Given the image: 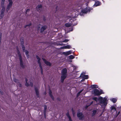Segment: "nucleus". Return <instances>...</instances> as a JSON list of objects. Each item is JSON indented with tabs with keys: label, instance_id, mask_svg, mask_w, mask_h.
<instances>
[{
	"label": "nucleus",
	"instance_id": "1",
	"mask_svg": "<svg viewBox=\"0 0 121 121\" xmlns=\"http://www.w3.org/2000/svg\"><path fill=\"white\" fill-rule=\"evenodd\" d=\"M107 97L105 96L104 98L100 96L98 98L96 97H94L92 99L95 100L96 102L99 101V103L98 104L101 106L102 108H105L107 104L108 100Z\"/></svg>",
	"mask_w": 121,
	"mask_h": 121
},
{
	"label": "nucleus",
	"instance_id": "2",
	"mask_svg": "<svg viewBox=\"0 0 121 121\" xmlns=\"http://www.w3.org/2000/svg\"><path fill=\"white\" fill-rule=\"evenodd\" d=\"M67 70L66 68L63 69L61 71L62 75L61 78V81L62 82H63L64 79L67 77Z\"/></svg>",
	"mask_w": 121,
	"mask_h": 121
},
{
	"label": "nucleus",
	"instance_id": "3",
	"mask_svg": "<svg viewBox=\"0 0 121 121\" xmlns=\"http://www.w3.org/2000/svg\"><path fill=\"white\" fill-rule=\"evenodd\" d=\"M92 9V8L89 7H87L84 9L82 10L81 12L80 13V15L81 16L83 15V13H87L89 12Z\"/></svg>",
	"mask_w": 121,
	"mask_h": 121
},
{
	"label": "nucleus",
	"instance_id": "4",
	"mask_svg": "<svg viewBox=\"0 0 121 121\" xmlns=\"http://www.w3.org/2000/svg\"><path fill=\"white\" fill-rule=\"evenodd\" d=\"M17 53L18 56L20 60V64L21 67L23 68H24V66L23 65V62L22 60V58L21 56V55L20 54V52L18 49V47L17 46Z\"/></svg>",
	"mask_w": 121,
	"mask_h": 121
},
{
	"label": "nucleus",
	"instance_id": "5",
	"mask_svg": "<svg viewBox=\"0 0 121 121\" xmlns=\"http://www.w3.org/2000/svg\"><path fill=\"white\" fill-rule=\"evenodd\" d=\"M93 94L95 95H98L103 93V91L101 90L100 91L97 89H95L93 91Z\"/></svg>",
	"mask_w": 121,
	"mask_h": 121
},
{
	"label": "nucleus",
	"instance_id": "6",
	"mask_svg": "<svg viewBox=\"0 0 121 121\" xmlns=\"http://www.w3.org/2000/svg\"><path fill=\"white\" fill-rule=\"evenodd\" d=\"M36 58L38 60V63L40 67V70L41 73L42 74H43V70L42 66H41V64L40 62V58L37 56H36Z\"/></svg>",
	"mask_w": 121,
	"mask_h": 121
},
{
	"label": "nucleus",
	"instance_id": "7",
	"mask_svg": "<svg viewBox=\"0 0 121 121\" xmlns=\"http://www.w3.org/2000/svg\"><path fill=\"white\" fill-rule=\"evenodd\" d=\"M8 1L9 3L7 6L6 9V11L7 12L9 11L10 8L11 7L13 4V2L12 0H8Z\"/></svg>",
	"mask_w": 121,
	"mask_h": 121
},
{
	"label": "nucleus",
	"instance_id": "8",
	"mask_svg": "<svg viewBox=\"0 0 121 121\" xmlns=\"http://www.w3.org/2000/svg\"><path fill=\"white\" fill-rule=\"evenodd\" d=\"M8 1L9 3L7 6L6 9V11L7 12L9 11L10 8L11 7L13 4V2L12 0H8Z\"/></svg>",
	"mask_w": 121,
	"mask_h": 121
},
{
	"label": "nucleus",
	"instance_id": "9",
	"mask_svg": "<svg viewBox=\"0 0 121 121\" xmlns=\"http://www.w3.org/2000/svg\"><path fill=\"white\" fill-rule=\"evenodd\" d=\"M77 116L80 120H82L84 119V116L82 113H77Z\"/></svg>",
	"mask_w": 121,
	"mask_h": 121
},
{
	"label": "nucleus",
	"instance_id": "10",
	"mask_svg": "<svg viewBox=\"0 0 121 121\" xmlns=\"http://www.w3.org/2000/svg\"><path fill=\"white\" fill-rule=\"evenodd\" d=\"M23 43H22V45H23L22 46V49L23 51H24V52L26 53V54L27 58H28L29 57V55H28L29 52L27 50H25V48L24 46L23 45Z\"/></svg>",
	"mask_w": 121,
	"mask_h": 121
},
{
	"label": "nucleus",
	"instance_id": "11",
	"mask_svg": "<svg viewBox=\"0 0 121 121\" xmlns=\"http://www.w3.org/2000/svg\"><path fill=\"white\" fill-rule=\"evenodd\" d=\"M42 8V6L40 5L37 6L36 9L37 11L39 12H40L41 11Z\"/></svg>",
	"mask_w": 121,
	"mask_h": 121
},
{
	"label": "nucleus",
	"instance_id": "12",
	"mask_svg": "<svg viewBox=\"0 0 121 121\" xmlns=\"http://www.w3.org/2000/svg\"><path fill=\"white\" fill-rule=\"evenodd\" d=\"M72 52V51L71 50H70L67 52H64L63 54L65 56H68L71 54Z\"/></svg>",
	"mask_w": 121,
	"mask_h": 121
},
{
	"label": "nucleus",
	"instance_id": "13",
	"mask_svg": "<svg viewBox=\"0 0 121 121\" xmlns=\"http://www.w3.org/2000/svg\"><path fill=\"white\" fill-rule=\"evenodd\" d=\"M71 48V46L69 45L61 47L60 48L61 49H70Z\"/></svg>",
	"mask_w": 121,
	"mask_h": 121
},
{
	"label": "nucleus",
	"instance_id": "14",
	"mask_svg": "<svg viewBox=\"0 0 121 121\" xmlns=\"http://www.w3.org/2000/svg\"><path fill=\"white\" fill-rule=\"evenodd\" d=\"M101 3L99 1H97L95 2V4L94 5V7H95L97 6H99L100 5Z\"/></svg>",
	"mask_w": 121,
	"mask_h": 121
},
{
	"label": "nucleus",
	"instance_id": "15",
	"mask_svg": "<svg viewBox=\"0 0 121 121\" xmlns=\"http://www.w3.org/2000/svg\"><path fill=\"white\" fill-rule=\"evenodd\" d=\"M42 59L43 61L47 65L49 66H50L51 65V64L50 62L47 61L44 59L42 58Z\"/></svg>",
	"mask_w": 121,
	"mask_h": 121
},
{
	"label": "nucleus",
	"instance_id": "16",
	"mask_svg": "<svg viewBox=\"0 0 121 121\" xmlns=\"http://www.w3.org/2000/svg\"><path fill=\"white\" fill-rule=\"evenodd\" d=\"M47 28V27L46 26H43L41 29V32L43 33L44 30L46 29Z\"/></svg>",
	"mask_w": 121,
	"mask_h": 121
},
{
	"label": "nucleus",
	"instance_id": "17",
	"mask_svg": "<svg viewBox=\"0 0 121 121\" xmlns=\"http://www.w3.org/2000/svg\"><path fill=\"white\" fill-rule=\"evenodd\" d=\"M38 87L37 88L36 87H35V91L37 97H39V92L38 91Z\"/></svg>",
	"mask_w": 121,
	"mask_h": 121
},
{
	"label": "nucleus",
	"instance_id": "18",
	"mask_svg": "<svg viewBox=\"0 0 121 121\" xmlns=\"http://www.w3.org/2000/svg\"><path fill=\"white\" fill-rule=\"evenodd\" d=\"M52 91L50 90H49V94L50 95V97L52 98V99L53 100H54V98L52 96Z\"/></svg>",
	"mask_w": 121,
	"mask_h": 121
},
{
	"label": "nucleus",
	"instance_id": "19",
	"mask_svg": "<svg viewBox=\"0 0 121 121\" xmlns=\"http://www.w3.org/2000/svg\"><path fill=\"white\" fill-rule=\"evenodd\" d=\"M91 87L92 88H96L98 87V86L96 85H91Z\"/></svg>",
	"mask_w": 121,
	"mask_h": 121
},
{
	"label": "nucleus",
	"instance_id": "20",
	"mask_svg": "<svg viewBox=\"0 0 121 121\" xmlns=\"http://www.w3.org/2000/svg\"><path fill=\"white\" fill-rule=\"evenodd\" d=\"M110 100L113 103H115L117 101V99L114 98H112Z\"/></svg>",
	"mask_w": 121,
	"mask_h": 121
},
{
	"label": "nucleus",
	"instance_id": "21",
	"mask_svg": "<svg viewBox=\"0 0 121 121\" xmlns=\"http://www.w3.org/2000/svg\"><path fill=\"white\" fill-rule=\"evenodd\" d=\"M66 115L67 116V117H68L69 120L70 121H72L71 117H70V116L69 114L68 113L66 114Z\"/></svg>",
	"mask_w": 121,
	"mask_h": 121
},
{
	"label": "nucleus",
	"instance_id": "22",
	"mask_svg": "<svg viewBox=\"0 0 121 121\" xmlns=\"http://www.w3.org/2000/svg\"><path fill=\"white\" fill-rule=\"evenodd\" d=\"M72 25V23H67L65 24V26L67 27H69L71 26Z\"/></svg>",
	"mask_w": 121,
	"mask_h": 121
},
{
	"label": "nucleus",
	"instance_id": "23",
	"mask_svg": "<svg viewBox=\"0 0 121 121\" xmlns=\"http://www.w3.org/2000/svg\"><path fill=\"white\" fill-rule=\"evenodd\" d=\"M85 73L83 72L81 74L79 77H81L82 78H83V77H84V76L85 75Z\"/></svg>",
	"mask_w": 121,
	"mask_h": 121
},
{
	"label": "nucleus",
	"instance_id": "24",
	"mask_svg": "<svg viewBox=\"0 0 121 121\" xmlns=\"http://www.w3.org/2000/svg\"><path fill=\"white\" fill-rule=\"evenodd\" d=\"M5 0H2L1 3V6L2 7H4V2Z\"/></svg>",
	"mask_w": 121,
	"mask_h": 121
},
{
	"label": "nucleus",
	"instance_id": "25",
	"mask_svg": "<svg viewBox=\"0 0 121 121\" xmlns=\"http://www.w3.org/2000/svg\"><path fill=\"white\" fill-rule=\"evenodd\" d=\"M97 112V110H94L93 111V113L92 114V116H94L96 113Z\"/></svg>",
	"mask_w": 121,
	"mask_h": 121
},
{
	"label": "nucleus",
	"instance_id": "26",
	"mask_svg": "<svg viewBox=\"0 0 121 121\" xmlns=\"http://www.w3.org/2000/svg\"><path fill=\"white\" fill-rule=\"evenodd\" d=\"M69 57L70 59H73L75 58V57L72 55H70Z\"/></svg>",
	"mask_w": 121,
	"mask_h": 121
},
{
	"label": "nucleus",
	"instance_id": "27",
	"mask_svg": "<svg viewBox=\"0 0 121 121\" xmlns=\"http://www.w3.org/2000/svg\"><path fill=\"white\" fill-rule=\"evenodd\" d=\"M2 7V9L1 10V13H4V12L5 10V7Z\"/></svg>",
	"mask_w": 121,
	"mask_h": 121
},
{
	"label": "nucleus",
	"instance_id": "28",
	"mask_svg": "<svg viewBox=\"0 0 121 121\" xmlns=\"http://www.w3.org/2000/svg\"><path fill=\"white\" fill-rule=\"evenodd\" d=\"M111 110H114V111H116V109L115 107L113 106H112L111 107Z\"/></svg>",
	"mask_w": 121,
	"mask_h": 121
},
{
	"label": "nucleus",
	"instance_id": "29",
	"mask_svg": "<svg viewBox=\"0 0 121 121\" xmlns=\"http://www.w3.org/2000/svg\"><path fill=\"white\" fill-rule=\"evenodd\" d=\"M13 80L17 83H18L19 82V80H18L17 79H15V78L13 79Z\"/></svg>",
	"mask_w": 121,
	"mask_h": 121
},
{
	"label": "nucleus",
	"instance_id": "30",
	"mask_svg": "<svg viewBox=\"0 0 121 121\" xmlns=\"http://www.w3.org/2000/svg\"><path fill=\"white\" fill-rule=\"evenodd\" d=\"M27 79H26V83H25V85L27 86H29V84L27 83Z\"/></svg>",
	"mask_w": 121,
	"mask_h": 121
},
{
	"label": "nucleus",
	"instance_id": "31",
	"mask_svg": "<svg viewBox=\"0 0 121 121\" xmlns=\"http://www.w3.org/2000/svg\"><path fill=\"white\" fill-rule=\"evenodd\" d=\"M47 106L46 105L45 106H44V114L45 115V114L46 113V110L47 109Z\"/></svg>",
	"mask_w": 121,
	"mask_h": 121
},
{
	"label": "nucleus",
	"instance_id": "32",
	"mask_svg": "<svg viewBox=\"0 0 121 121\" xmlns=\"http://www.w3.org/2000/svg\"><path fill=\"white\" fill-rule=\"evenodd\" d=\"M88 78V75H85L84 76L83 78L86 79H87Z\"/></svg>",
	"mask_w": 121,
	"mask_h": 121
},
{
	"label": "nucleus",
	"instance_id": "33",
	"mask_svg": "<svg viewBox=\"0 0 121 121\" xmlns=\"http://www.w3.org/2000/svg\"><path fill=\"white\" fill-rule=\"evenodd\" d=\"M4 16V13H1L0 16V18H2Z\"/></svg>",
	"mask_w": 121,
	"mask_h": 121
},
{
	"label": "nucleus",
	"instance_id": "34",
	"mask_svg": "<svg viewBox=\"0 0 121 121\" xmlns=\"http://www.w3.org/2000/svg\"><path fill=\"white\" fill-rule=\"evenodd\" d=\"M41 25L40 24H39L38 26H37V29L38 30H39L40 27H41Z\"/></svg>",
	"mask_w": 121,
	"mask_h": 121
},
{
	"label": "nucleus",
	"instance_id": "35",
	"mask_svg": "<svg viewBox=\"0 0 121 121\" xmlns=\"http://www.w3.org/2000/svg\"><path fill=\"white\" fill-rule=\"evenodd\" d=\"M69 41V40L67 39H65L62 42H67Z\"/></svg>",
	"mask_w": 121,
	"mask_h": 121
},
{
	"label": "nucleus",
	"instance_id": "36",
	"mask_svg": "<svg viewBox=\"0 0 121 121\" xmlns=\"http://www.w3.org/2000/svg\"><path fill=\"white\" fill-rule=\"evenodd\" d=\"M31 24L30 23V24H29V25H26L25 26V27L26 28V27L27 26H31Z\"/></svg>",
	"mask_w": 121,
	"mask_h": 121
},
{
	"label": "nucleus",
	"instance_id": "37",
	"mask_svg": "<svg viewBox=\"0 0 121 121\" xmlns=\"http://www.w3.org/2000/svg\"><path fill=\"white\" fill-rule=\"evenodd\" d=\"M30 10V9H27L26 10V14H27V13L28 12H29Z\"/></svg>",
	"mask_w": 121,
	"mask_h": 121
},
{
	"label": "nucleus",
	"instance_id": "38",
	"mask_svg": "<svg viewBox=\"0 0 121 121\" xmlns=\"http://www.w3.org/2000/svg\"><path fill=\"white\" fill-rule=\"evenodd\" d=\"M30 85L31 87H32L33 86V84L32 82H30Z\"/></svg>",
	"mask_w": 121,
	"mask_h": 121
},
{
	"label": "nucleus",
	"instance_id": "39",
	"mask_svg": "<svg viewBox=\"0 0 121 121\" xmlns=\"http://www.w3.org/2000/svg\"><path fill=\"white\" fill-rule=\"evenodd\" d=\"M80 94L79 92L77 94V96L78 97L79 95Z\"/></svg>",
	"mask_w": 121,
	"mask_h": 121
},
{
	"label": "nucleus",
	"instance_id": "40",
	"mask_svg": "<svg viewBox=\"0 0 121 121\" xmlns=\"http://www.w3.org/2000/svg\"><path fill=\"white\" fill-rule=\"evenodd\" d=\"M83 89L82 90L80 91L79 92L80 93H81L83 91Z\"/></svg>",
	"mask_w": 121,
	"mask_h": 121
},
{
	"label": "nucleus",
	"instance_id": "41",
	"mask_svg": "<svg viewBox=\"0 0 121 121\" xmlns=\"http://www.w3.org/2000/svg\"><path fill=\"white\" fill-rule=\"evenodd\" d=\"M93 103V101H91L90 103V105H91V104H92Z\"/></svg>",
	"mask_w": 121,
	"mask_h": 121
},
{
	"label": "nucleus",
	"instance_id": "42",
	"mask_svg": "<svg viewBox=\"0 0 121 121\" xmlns=\"http://www.w3.org/2000/svg\"><path fill=\"white\" fill-rule=\"evenodd\" d=\"M84 79H82L81 80V82H82L83 81H84Z\"/></svg>",
	"mask_w": 121,
	"mask_h": 121
},
{
	"label": "nucleus",
	"instance_id": "43",
	"mask_svg": "<svg viewBox=\"0 0 121 121\" xmlns=\"http://www.w3.org/2000/svg\"><path fill=\"white\" fill-rule=\"evenodd\" d=\"M73 30V28H71V30H70V31H72Z\"/></svg>",
	"mask_w": 121,
	"mask_h": 121
},
{
	"label": "nucleus",
	"instance_id": "44",
	"mask_svg": "<svg viewBox=\"0 0 121 121\" xmlns=\"http://www.w3.org/2000/svg\"><path fill=\"white\" fill-rule=\"evenodd\" d=\"M21 86V84H20V85H19V86H20H20Z\"/></svg>",
	"mask_w": 121,
	"mask_h": 121
},
{
	"label": "nucleus",
	"instance_id": "45",
	"mask_svg": "<svg viewBox=\"0 0 121 121\" xmlns=\"http://www.w3.org/2000/svg\"><path fill=\"white\" fill-rule=\"evenodd\" d=\"M120 112H118V114H119L120 113Z\"/></svg>",
	"mask_w": 121,
	"mask_h": 121
},
{
	"label": "nucleus",
	"instance_id": "46",
	"mask_svg": "<svg viewBox=\"0 0 121 121\" xmlns=\"http://www.w3.org/2000/svg\"><path fill=\"white\" fill-rule=\"evenodd\" d=\"M59 45H63L62 44H59Z\"/></svg>",
	"mask_w": 121,
	"mask_h": 121
},
{
	"label": "nucleus",
	"instance_id": "47",
	"mask_svg": "<svg viewBox=\"0 0 121 121\" xmlns=\"http://www.w3.org/2000/svg\"><path fill=\"white\" fill-rule=\"evenodd\" d=\"M77 24H75V25H73V26L76 25Z\"/></svg>",
	"mask_w": 121,
	"mask_h": 121
},
{
	"label": "nucleus",
	"instance_id": "48",
	"mask_svg": "<svg viewBox=\"0 0 121 121\" xmlns=\"http://www.w3.org/2000/svg\"><path fill=\"white\" fill-rule=\"evenodd\" d=\"M71 20H70V21L71 22H72V21H71Z\"/></svg>",
	"mask_w": 121,
	"mask_h": 121
},
{
	"label": "nucleus",
	"instance_id": "49",
	"mask_svg": "<svg viewBox=\"0 0 121 121\" xmlns=\"http://www.w3.org/2000/svg\"><path fill=\"white\" fill-rule=\"evenodd\" d=\"M76 58H77V57Z\"/></svg>",
	"mask_w": 121,
	"mask_h": 121
}]
</instances>
